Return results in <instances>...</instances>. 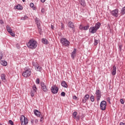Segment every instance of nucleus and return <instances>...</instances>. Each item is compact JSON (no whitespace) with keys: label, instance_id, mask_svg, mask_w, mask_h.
<instances>
[{"label":"nucleus","instance_id":"1","mask_svg":"<svg viewBox=\"0 0 125 125\" xmlns=\"http://www.w3.org/2000/svg\"><path fill=\"white\" fill-rule=\"evenodd\" d=\"M26 45L30 49H35L38 46V42L34 39H30L26 43Z\"/></svg>","mask_w":125,"mask_h":125},{"label":"nucleus","instance_id":"2","mask_svg":"<svg viewBox=\"0 0 125 125\" xmlns=\"http://www.w3.org/2000/svg\"><path fill=\"white\" fill-rule=\"evenodd\" d=\"M32 74V70L28 67L24 68V71L22 73V76L24 78H28Z\"/></svg>","mask_w":125,"mask_h":125},{"label":"nucleus","instance_id":"3","mask_svg":"<svg viewBox=\"0 0 125 125\" xmlns=\"http://www.w3.org/2000/svg\"><path fill=\"white\" fill-rule=\"evenodd\" d=\"M61 42L65 46H69L70 45V42L68 41V40L65 38H62L61 39Z\"/></svg>","mask_w":125,"mask_h":125},{"label":"nucleus","instance_id":"4","mask_svg":"<svg viewBox=\"0 0 125 125\" xmlns=\"http://www.w3.org/2000/svg\"><path fill=\"white\" fill-rule=\"evenodd\" d=\"M41 89L42 90V91H43V92H47V91H48L47 86L45 85L43 82H41Z\"/></svg>","mask_w":125,"mask_h":125},{"label":"nucleus","instance_id":"5","mask_svg":"<svg viewBox=\"0 0 125 125\" xmlns=\"http://www.w3.org/2000/svg\"><path fill=\"white\" fill-rule=\"evenodd\" d=\"M106 106H107V102L105 101H102L101 102L100 105L101 110H102V111H105V110H106Z\"/></svg>","mask_w":125,"mask_h":125},{"label":"nucleus","instance_id":"6","mask_svg":"<svg viewBox=\"0 0 125 125\" xmlns=\"http://www.w3.org/2000/svg\"><path fill=\"white\" fill-rule=\"evenodd\" d=\"M95 94L97 97V101H100L101 96H102L101 91L100 89H97L96 90Z\"/></svg>","mask_w":125,"mask_h":125},{"label":"nucleus","instance_id":"7","mask_svg":"<svg viewBox=\"0 0 125 125\" xmlns=\"http://www.w3.org/2000/svg\"><path fill=\"white\" fill-rule=\"evenodd\" d=\"M58 90H59V88L57 86H56V84L53 85L51 87V92L53 94H56V93H57V92H58Z\"/></svg>","mask_w":125,"mask_h":125},{"label":"nucleus","instance_id":"8","mask_svg":"<svg viewBox=\"0 0 125 125\" xmlns=\"http://www.w3.org/2000/svg\"><path fill=\"white\" fill-rule=\"evenodd\" d=\"M111 14L112 15V16H114V17H118V16H119V9H116L112 10L111 12Z\"/></svg>","mask_w":125,"mask_h":125},{"label":"nucleus","instance_id":"9","mask_svg":"<svg viewBox=\"0 0 125 125\" xmlns=\"http://www.w3.org/2000/svg\"><path fill=\"white\" fill-rule=\"evenodd\" d=\"M68 26L69 28H71V29H72V31H73V33H75V31L76 29L75 28V24L72 21H69L68 22Z\"/></svg>","mask_w":125,"mask_h":125},{"label":"nucleus","instance_id":"10","mask_svg":"<svg viewBox=\"0 0 125 125\" xmlns=\"http://www.w3.org/2000/svg\"><path fill=\"white\" fill-rule=\"evenodd\" d=\"M89 32L91 33V34H95V33L97 32V30L95 29V27L91 26L89 29Z\"/></svg>","mask_w":125,"mask_h":125},{"label":"nucleus","instance_id":"11","mask_svg":"<svg viewBox=\"0 0 125 125\" xmlns=\"http://www.w3.org/2000/svg\"><path fill=\"white\" fill-rule=\"evenodd\" d=\"M88 99H89V95L86 94L84 97V99L82 100V102L83 103H86V101H87Z\"/></svg>","mask_w":125,"mask_h":125},{"label":"nucleus","instance_id":"12","mask_svg":"<svg viewBox=\"0 0 125 125\" xmlns=\"http://www.w3.org/2000/svg\"><path fill=\"white\" fill-rule=\"evenodd\" d=\"M34 114L35 115V116H37V117H39V118H41V112H40L38 109H35L34 110Z\"/></svg>","mask_w":125,"mask_h":125},{"label":"nucleus","instance_id":"13","mask_svg":"<svg viewBox=\"0 0 125 125\" xmlns=\"http://www.w3.org/2000/svg\"><path fill=\"white\" fill-rule=\"evenodd\" d=\"M111 74L112 76H116V74H117V67H116V65H114L113 66V70L112 71Z\"/></svg>","mask_w":125,"mask_h":125},{"label":"nucleus","instance_id":"14","mask_svg":"<svg viewBox=\"0 0 125 125\" xmlns=\"http://www.w3.org/2000/svg\"><path fill=\"white\" fill-rule=\"evenodd\" d=\"M76 53H77V49L74 48L73 51L71 53V58H72V59H75Z\"/></svg>","mask_w":125,"mask_h":125},{"label":"nucleus","instance_id":"15","mask_svg":"<svg viewBox=\"0 0 125 125\" xmlns=\"http://www.w3.org/2000/svg\"><path fill=\"white\" fill-rule=\"evenodd\" d=\"M100 26H101V23L98 22L95 24V25L94 26V27L97 31L99 29V28H100Z\"/></svg>","mask_w":125,"mask_h":125},{"label":"nucleus","instance_id":"16","mask_svg":"<svg viewBox=\"0 0 125 125\" xmlns=\"http://www.w3.org/2000/svg\"><path fill=\"white\" fill-rule=\"evenodd\" d=\"M35 21L36 22V24H37V27L41 26V21L39 19V18H36Z\"/></svg>","mask_w":125,"mask_h":125},{"label":"nucleus","instance_id":"17","mask_svg":"<svg viewBox=\"0 0 125 125\" xmlns=\"http://www.w3.org/2000/svg\"><path fill=\"white\" fill-rule=\"evenodd\" d=\"M15 9H18V10H22V9H23V7L21 5L18 4L17 6H15Z\"/></svg>","mask_w":125,"mask_h":125},{"label":"nucleus","instance_id":"18","mask_svg":"<svg viewBox=\"0 0 125 125\" xmlns=\"http://www.w3.org/2000/svg\"><path fill=\"white\" fill-rule=\"evenodd\" d=\"M28 125V118L24 117V119H23V122L21 123V125Z\"/></svg>","mask_w":125,"mask_h":125},{"label":"nucleus","instance_id":"19","mask_svg":"<svg viewBox=\"0 0 125 125\" xmlns=\"http://www.w3.org/2000/svg\"><path fill=\"white\" fill-rule=\"evenodd\" d=\"M61 84H62V86H63V87H65V88L68 87V85H67V83H66V82L64 81H62Z\"/></svg>","mask_w":125,"mask_h":125},{"label":"nucleus","instance_id":"20","mask_svg":"<svg viewBox=\"0 0 125 125\" xmlns=\"http://www.w3.org/2000/svg\"><path fill=\"white\" fill-rule=\"evenodd\" d=\"M0 64H1V65H2V66H7V62L4 60L0 61Z\"/></svg>","mask_w":125,"mask_h":125},{"label":"nucleus","instance_id":"21","mask_svg":"<svg viewBox=\"0 0 125 125\" xmlns=\"http://www.w3.org/2000/svg\"><path fill=\"white\" fill-rule=\"evenodd\" d=\"M42 42L44 44H48V41L46 39H42Z\"/></svg>","mask_w":125,"mask_h":125},{"label":"nucleus","instance_id":"22","mask_svg":"<svg viewBox=\"0 0 125 125\" xmlns=\"http://www.w3.org/2000/svg\"><path fill=\"white\" fill-rule=\"evenodd\" d=\"M1 79L2 82L5 83L6 82V80L5 79V75L4 74H1Z\"/></svg>","mask_w":125,"mask_h":125},{"label":"nucleus","instance_id":"23","mask_svg":"<svg viewBox=\"0 0 125 125\" xmlns=\"http://www.w3.org/2000/svg\"><path fill=\"white\" fill-rule=\"evenodd\" d=\"M80 3L82 6H85V1L84 0H81L80 1Z\"/></svg>","mask_w":125,"mask_h":125},{"label":"nucleus","instance_id":"24","mask_svg":"<svg viewBox=\"0 0 125 125\" xmlns=\"http://www.w3.org/2000/svg\"><path fill=\"white\" fill-rule=\"evenodd\" d=\"M35 69L36 71H39V72H41L42 70V68L41 66H37V67H35Z\"/></svg>","mask_w":125,"mask_h":125},{"label":"nucleus","instance_id":"25","mask_svg":"<svg viewBox=\"0 0 125 125\" xmlns=\"http://www.w3.org/2000/svg\"><path fill=\"white\" fill-rule=\"evenodd\" d=\"M37 27H38V29L40 35H42V28L41 27V25L39 26H37Z\"/></svg>","mask_w":125,"mask_h":125},{"label":"nucleus","instance_id":"26","mask_svg":"<svg viewBox=\"0 0 125 125\" xmlns=\"http://www.w3.org/2000/svg\"><path fill=\"white\" fill-rule=\"evenodd\" d=\"M25 119V116L24 115H21L20 118V121L21 122V125L23 124V122H24V119Z\"/></svg>","mask_w":125,"mask_h":125},{"label":"nucleus","instance_id":"27","mask_svg":"<svg viewBox=\"0 0 125 125\" xmlns=\"http://www.w3.org/2000/svg\"><path fill=\"white\" fill-rule=\"evenodd\" d=\"M6 29L8 32L10 33L11 32H12V29H11V27H10L9 26L7 25Z\"/></svg>","mask_w":125,"mask_h":125},{"label":"nucleus","instance_id":"28","mask_svg":"<svg viewBox=\"0 0 125 125\" xmlns=\"http://www.w3.org/2000/svg\"><path fill=\"white\" fill-rule=\"evenodd\" d=\"M89 29V24H87L86 26H83V30L84 31H86Z\"/></svg>","mask_w":125,"mask_h":125},{"label":"nucleus","instance_id":"29","mask_svg":"<svg viewBox=\"0 0 125 125\" xmlns=\"http://www.w3.org/2000/svg\"><path fill=\"white\" fill-rule=\"evenodd\" d=\"M121 14H122V15H125V6L123 8H122V9L121 10Z\"/></svg>","mask_w":125,"mask_h":125},{"label":"nucleus","instance_id":"30","mask_svg":"<svg viewBox=\"0 0 125 125\" xmlns=\"http://www.w3.org/2000/svg\"><path fill=\"white\" fill-rule=\"evenodd\" d=\"M77 115H78V112L75 111L72 114V117L73 119H76V117H77Z\"/></svg>","mask_w":125,"mask_h":125},{"label":"nucleus","instance_id":"31","mask_svg":"<svg viewBox=\"0 0 125 125\" xmlns=\"http://www.w3.org/2000/svg\"><path fill=\"white\" fill-rule=\"evenodd\" d=\"M32 89L33 90V91L34 92H37V86H36V84H34L33 86H32Z\"/></svg>","mask_w":125,"mask_h":125},{"label":"nucleus","instance_id":"32","mask_svg":"<svg viewBox=\"0 0 125 125\" xmlns=\"http://www.w3.org/2000/svg\"><path fill=\"white\" fill-rule=\"evenodd\" d=\"M90 100H91V102H94V96L91 95L90 97Z\"/></svg>","mask_w":125,"mask_h":125},{"label":"nucleus","instance_id":"33","mask_svg":"<svg viewBox=\"0 0 125 125\" xmlns=\"http://www.w3.org/2000/svg\"><path fill=\"white\" fill-rule=\"evenodd\" d=\"M97 44H98V40H97L96 39H94V45H97Z\"/></svg>","mask_w":125,"mask_h":125},{"label":"nucleus","instance_id":"34","mask_svg":"<svg viewBox=\"0 0 125 125\" xmlns=\"http://www.w3.org/2000/svg\"><path fill=\"white\" fill-rule=\"evenodd\" d=\"M40 78H37L36 80V83H37V84H40Z\"/></svg>","mask_w":125,"mask_h":125},{"label":"nucleus","instance_id":"35","mask_svg":"<svg viewBox=\"0 0 125 125\" xmlns=\"http://www.w3.org/2000/svg\"><path fill=\"white\" fill-rule=\"evenodd\" d=\"M32 65L33 66H34V67H35V68H37V67H38V66L39 65L38 63L35 62H33Z\"/></svg>","mask_w":125,"mask_h":125},{"label":"nucleus","instance_id":"36","mask_svg":"<svg viewBox=\"0 0 125 125\" xmlns=\"http://www.w3.org/2000/svg\"><path fill=\"white\" fill-rule=\"evenodd\" d=\"M30 7H31L32 8H35V5L33 3H30Z\"/></svg>","mask_w":125,"mask_h":125},{"label":"nucleus","instance_id":"37","mask_svg":"<svg viewBox=\"0 0 125 125\" xmlns=\"http://www.w3.org/2000/svg\"><path fill=\"white\" fill-rule=\"evenodd\" d=\"M10 35H11V36H12V37H15V34L13 32H12V31H11L10 32H9Z\"/></svg>","mask_w":125,"mask_h":125},{"label":"nucleus","instance_id":"38","mask_svg":"<svg viewBox=\"0 0 125 125\" xmlns=\"http://www.w3.org/2000/svg\"><path fill=\"white\" fill-rule=\"evenodd\" d=\"M106 100L107 102H108L109 104H111V102L110 101L111 100V98L110 97H107Z\"/></svg>","mask_w":125,"mask_h":125},{"label":"nucleus","instance_id":"39","mask_svg":"<svg viewBox=\"0 0 125 125\" xmlns=\"http://www.w3.org/2000/svg\"><path fill=\"white\" fill-rule=\"evenodd\" d=\"M26 18H28L27 16H24V17H22L21 18V20H26Z\"/></svg>","mask_w":125,"mask_h":125},{"label":"nucleus","instance_id":"40","mask_svg":"<svg viewBox=\"0 0 125 125\" xmlns=\"http://www.w3.org/2000/svg\"><path fill=\"white\" fill-rule=\"evenodd\" d=\"M61 96H63V97H65V96L66 95V93L64 92H62L61 93Z\"/></svg>","mask_w":125,"mask_h":125},{"label":"nucleus","instance_id":"41","mask_svg":"<svg viewBox=\"0 0 125 125\" xmlns=\"http://www.w3.org/2000/svg\"><path fill=\"white\" fill-rule=\"evenodd\" d=\"M9 124L11 125H14V123H13V121L12 120H9Z\"/></svg>","mask_w":125,"mask_h":125},{"label":"nucleus","instance_id":"42","mask_svg":"<svg viewBox=\"0 0 125 125\" xmlns=\"http://www.w3.org/2000/svg\"><path fill=\"white\" fill-rule=\"evenodd\" d=\"M3 57V54H2V53L0 52V60H1V59H2Z\"/></svg>","mask_w":125,"mask_h":125},{"label":"nucleus","instance_id":"43","mask_svg":"<svg viewBox=\"0 0 125 125\" xmlns=\"http://www.w3.org/2000/svg\"><path fill=\"white\" fill-rule=\"evenodd\" d=\"M61 30H64V24L61 22Z\"/></svg>","mask_w":125,"mask_h":125},{"label":"nucleus","instance_id":"44","mask_svg":"<svg viewBox=\"0 0 125 125\" xmlns=\"http://www.w3.org/2000/svg\"><path fill=\"white\" fill-rule=\"evenodd\" d=\"M80 30H83V26L81 24L79 26Z\"/></svg>","mask_w":125,"mask_h":125},{"label":"nucleus","instance_id":"45","mask_svg":"<svg viewBox=\"0 0 125 125\" xmlns=\"http://www.w3.org/2000/svg\"><path fill=\"white\" fill-rule=\"evenodd\" d=\"M120 102L121 104H125V102H124V100L123 99H120Z\"/></svg>","mask_w":125,"mask_h":125},{"label":"nucleus","instance_id":"46","mask_svg":"<svg viewBox=\"0 0 125 125\" xmlns=\"http://www.w3.org/2000/svg\"><path fill=\"white\" fill-rule=\"evenodd\" d=\"M107 28L108 29V30H109L110 31H111V26H110L109 24H107Z\"/></svg>","mask_w":125,"mask_h":125},{"label":"nucleus","instance_id":"47","mask_svg":"<svg viewBox=\"0 0 125 125\" xmlns=\"http://www.w3.org/2000/svg\"><path fill=\"white\" fill-rule=\"evenodd\" d=\"M76 121H80V116L78 115L77 116H76Z\"/></svg>","mask_w":125,"mask_h":125},{"label":"nucleus","instance_id":"48","mask_svg":"<svg viewBox=\"0 0 125 125\" xmlns=\"http://www.w3.org/2000/svg\"><path fill=\"white\" fill-rule=\"evenodd\" d=\"M73 99H74V100H77L78 99V97L76 96H74L73 97Z\"/></svg>","mask_w":125,"mask_h":125},{"label":"nucleus","instance_id":"49","mask_svg":"<svg viewBox=\"0 0 125 125\" xmlns=\"http://www.w3.org/2000/svg\"><path fill=\"white\" fill-rule=\"evenodd\" d=\"M0 24H4V22L2 20H0Z\"/></svg>","mask_w":125,"mask_h":125},{"label":"nucleus","instance_id":"50","mask_svg":"<svg viewBox=\"0 0 125 125\" xmlns=\"http://www.w3.org/2000/svg\"><path fill=\"white\" fill-rule=\"evenodd\" d=\"M34 95H35V94H34V93H33V92H31V96L32 97H33L34 96Z\"/></svg>","mask_w":125,"mask_h":125},{"label":"nucleus","instance_id":"51","mask_svg":"<svg viewBox=\"0 0 125 125\" xmlns=\"http://www.w3.org/2000/svg\"><path fill=\"white\" fill-rule=\"evenodd\" d=\"M41 11H42V13H44V9L42 8L41 10Z\"/></svg>","mask_w":125,"mask_h":125},{"label":"nucleus","instance_id":"52","mask_svg":"<svg viewBox=\"0 0 125 125\" xmlns=\"http://www.w3.org/2000/svg\"><path fill=\"white\" fill-rule=\"evenodd\" d=\"M51 28L52 30H54V26H53V25H51Z\"/></svg>","mask_w":125,"mask_h":125},{"label":"nucleus","instance_id":"53","mask_svg":"<svg viewBox=\"0 0 125 125\" xmlns=\"http://www.w3.org/2000/svg\"><path fill=\"white\" fill-rule=\"evenodd\" d=\"M38 122H39V120H38V119H36V120H35V123L36 124H38Z\"/></svg>","mask_w":125,"mask_h":125},{"label":"nucleus","instance_id":"54","mask_svg":"<svg viewBox=\"0 0 125 125\" xmlns=\"http://www.w3.org/2000/svg\"><path fill=\"white\" fill-rule=\"evenodd\" d=\"M41 118V122H42V121H43V117H42V115Z\"/></svg>","mask_w":125,"mask_h":125},{"label":"nucleus","instance_id":"55","mask_svg":"<svg viewBox=\"0 0 125 125\" xmlns=\"http://www.w3.org/2000/svg\"><path fill=\"white\" fill-rule=\"evenodd\" d=\"M120 125H125V124L124 123H123V122H121V123H120Z\"/></svg>","mask_w":125,"mask_h":125},{"label":"nucleus","instance_id":"56","mask_svg":"<svg viewBox=\"0 0 125 125\" xmlns=\"http://www.w3.org/2000/svg\"><path fill=\"white\" fill-rule=\"evenodd\" d=\"M45 0H41V2L43 3L45 1Z\"/></svg>","mask_w":125,"mask_h":125},{"label":"nucleus","instance_id":"57","mask_svg":"<svg viewBox=\"0 0 125 125\" xmlns=\"http://www.w3.org/2000/svg\"><path fill=\"white\" fill-rule=\"evenodd\" d=\"M16 46H17V48H18V49L20 48L19 46H18V44H17Z\"/></svg>","mask_w":125,"mask_h":125},{"label":"nucleus","instance_id":"58","mask_svg":"<svg viewBox=\"0 0 125 125\" xmlns=\"http://www.w3.org/2000/svg\"><path fill=\"white\" fill-rule=\"evenodd\" d=\"M26 0H22V1H23V2H25V1Z\"/></svg>","mask_w":125,"mask_h":125},{"label":"nucleus","instance_id":"59","mask_svg":"<svg viewBox=\"0 0 125 125\" xmlns=\"http://www.w3.org/2000/svg\"><path fill=\"white\" fill-rule=\"evenodd\" d=\"M31 123H34V121H31Z\"/></svg>","mask_w":125,"mask_h":125},{"label":"nucleus","instance_id":"60","mask_svg":"<svg viewBox=\"0 0 125 125\" xmlns=\"http://www.w3.org/2000/svg\"><path fill=\"white\" fill-rule=\"evenodd\" d=\"M1 84V82L0 80V84Z\"/></svg>","mask_w":125,"mask_h":125},{"label":"nucleus","instance_id":"61","mask_svg":"<svg viewBox=\"0 0 125 125\" xmlns=\"http://www.w3.org/2000/svg\"><path fill=\"white\" fill-rule=\"evenodd\" d=\"M0 125H2V124H0Z\"/></svg>","mask_w":125,"mask_h":125},{"label":"nucleus","instance_id":"62","mask_svg":"<svg viewBox=\"0 0 125 125\" xmlns=\"http://www.w3.org/2000/svg\"><path fill=\"white\" fill-rule=\"evenodd\" d=\"M120 48H121V46H119Z\"/></svg>","mask_w":125,"mask_h":125}]
</instances>
